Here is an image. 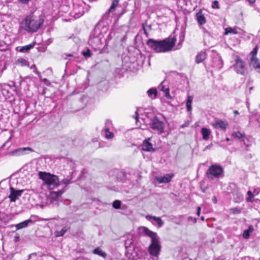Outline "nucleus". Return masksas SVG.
<instances>
[{"label": "nucleus", "instance_id": "9b49d317", "mask_svg": "<svg viewBox=\"0 0 260 260\" xmlns=\"http://www.w3.org/2000/svg\"><path fill=\"white\" fill-rule=\"evenodd\" d=\"M11 193L9 196L11 202H15L17 199L21 196L23 190H15L13 187H11Z\"/></svg>", "mask_w": 260, "mask_h": 260}, {"label": "nucleus", "instance_id": "9d476101", "mask_svg": "<svg viewBox=\"0 0 260 260\" xmlns=\"http://www.w3.org/2000/svg\"><path fill=\"white\" fill-rule=\"evenodd\" d=\"M111 125V121L109 120H106L104 131L105 132V138L108 139H112L114 137L113 133L109 131L110 127Z\"/></svg>", "mask_w": 260, "mask_h": 260}, {"label": "nucleus", "instance_id": "2f4dec72", "mask_svg": "<svg viewBox=\"0 0 260 260\" xmlns=\"http://www.w3.org/2000/svg\"><path fill=\"white\" fill-rule=\"evenodd\" d=\"M142 27L144 34L147 37H148L149 36V33L148 31L151 29V26L150 25H145V24H143Z\"/></svg>", "mask_w": 260, "mask_h": 260}, {"label": "nucleus", "instance_id": "37998d69", "mask_svg": "<svg viewBox=\"0 0 260 260\" xmlns=\"http://www.w3.org/2000/svg\"><path fill=\"white\" fill-rule=\"evenodd\" d=\"M212 8L213 9L216 8L219 9V5H218V2L217 1H214L212 5Z\"/></svg>", "mask_w": 260, "mask_h": 260}, {"label": "nucleus", "instance_id": "a211bd4d", "mask_svg": "<svg viewBox=\"0 0 260 260\" xmlns=\"http://www.w3.org/2000/svg\"><path fill=\"white\" fill-rule=\"evenodd\" d=\"M64 192V190L63 189L57 191H51L49 197L52 201H57Z\"/></svg>", "mask_w": 260, "mask_h": 260}, {"label": "nucleus", "instance_id": "6ab92c4d", "mask_svg": "<svg viewBox=\"0 0 260 260\" xmlns=\"http://www.w3.org/2000/svg\"><path fill=\"white\" fill-rule=\"evenodd\" d=\"M207 57V53L205 51H201L197 55L196 57V62L200 63L203 62Z\"/></svg>", "mask_w": 260, "mask_h": 260}, {"label": "nucleus", "instance_id": "4d7b16f0", "mask_svg": "<svg viewBox=\"0 0 260 260\" xmlns=\"http://www.w3.org/2000/svg\"><path fill=\"white\" fill-rule=\"evenodd\" d=\"M250 4H253L255 3V0H247Z\"/></svg>", "mask_w": 260, "mask_h": 260}, {"label": "nucleus", "instance_id": "473e14b6", "mask_svg": "<svg viewBox=\"0 0 260 260\" xmlns=\"http://www.w3.org/2000/svg\"><path fill=\"white\" fill-rule=\"evenodd\" d=\"M72 177L71 175L68 176L66 178L63 179L61 180V183L64 184L66 186L71 183V180Z\"/></svg>", "mask_w": 260, "mask_h": 260}, {"label": "nucleus", "instance_id": "cd10ccee", "mask_svg": "<svg viewBox=\"0 0 260 260\" xmlns=\"http://www.w3.org/2000/svg\"><path fill=\"white\" fill-rule=\"evenodd\" d=\"M69 228L67 226L63 227L60 231L55 232V235L56 237L63 236L64 234L68 231Z\"/></svg>", "mask_w": 260, "mask_h": 260}, {"label": "nucleus", "instance_id": "c85d7f7f", "mask_svg": "<svg viewBox=\"0 0 260 260\" xmlns=\"http://www.w3.org/2000/svg\"><path fill=\"white\" fill-rule=\"evenodd\" d=\"M148 96L151 98H155L157 95V92L155 88H151L147 91Z\"/></svg>", "mask_w": 260, "mask_h": 260}, {"label": "nucleus", "instance_id": "5701e85b", "mask_svg": "<svg viewBox=\"0 0 260 260\" xmlns=\"http://www.w3.org/2000/svg\"><path fill=\"white\" fill-rule=\"evenodd\" d=\"M201 133L204 140H208L209 139V136L211 134V131L209 129L206 127H203L201 129Z\"/></svg>", "mask_w": 260, "mask_h": 260}, {"label": "nucleus", "instance_id": "ea45409f", "mask_svg": "<svg viewBox=\"0 0 260 260\" xmlns=\"http://www.w3.org/2000/svg\"><path fill=\"white\" fill-rule=\"evenodd\" d=\"M234 195L235 196V194H234ZM236 195L237 196V198H236L237 202H240L243 200V195L241 193L237 192V193Z\"/></svg>", "mask_w": 260, "mask_h": 260}, {"label": "nucleus", "instance_id": "69168bd1", "mask_svg": "<svg viewBox=\"0 0 260 260\" xmlns=\"http://www.w3.org/2000/svg\"><path fill=\"white\" fill-rule=\"evenodd\" d=\"M202 191H203V192H205V188H204V189H202Z\"/></svg>", "mask_w": 260, "mask_h": 260}, {"label": "nucleus", "instance_id": "4c0bfd02", "mask_svg": "<svg viewBox=\"0 0 260 260\" xmlns=\"http://www.w3.org/2000/svg\"><path fill=\"white\" fill-rule=\"evenodd\" d=\"M258 48V46L257 45L255 46V47L252 50V51L250 52V55H251V58L255 57V56L257 54Z\"/></svg>", "mask_w": 260, "mask_h": 260}, {"label": "nucleus", "instance_id": "dca6fc26", "mask_svg": "<svg viewBox=\"0 0 260 260\" xmlns=\"http://www.w3.org/2000/svg\"><path fill=\"white\" fill-rule=\"evenodd\" d=\"M250 66L256 70L258 72L260 73V60L256 57L250 58Z\"/></svg>", "mask_w": 260, "mask_h": 260}, {"label": "nucleus", "instance_id": "7c9ffc66", "mask_svg": "<svg viewBox=\"0 0 260 260\" xmlns=\"http://www.w3.org/2000/svg\"><path fill=\"white\" fill-rule=\"evenodd\" d=\"M34 46V44H30L28 45H26L22 47L20 49V52H26L32 48Z\"/></svg>", "mask_w": 260, "mask_h": 260}, {"label": "nucleus", "instance_id": "39448f33", "mask_svg": "<svg viewBox=\"0 0 260 260\" xmlns=\"http://www.w3.org/2000/svg\"><path fill=\"white\" fill-rule=\"evenodd\" d=\"M223 174V168L218 165H212L208 169L207 175L208 178L212 179L213 177L218 178L222 177Z\"/></svg>", "mask_w": 260, "mask_h": 260}, {"label": "nucleus", "instance_id": "c9c22d12", "mask_svg": "<svg viewBox=\"0 0 260 260\" xmlns=\"http://www.w3.org/2000/svg\"><path fill=\"white\" fill-rule=\"evenodd\" d=\"M232 136L235 139H240L243 136V135L241 133L239 132H237L232 133Z\"/></svg>", "mask_w": 260, "mask_h": 260}, {"label": "nucleus", "instance_id": "bf43d9fd", "mask_svg": "<svg viewBox=\"0 0 260 260\" xmlns=\"http://www.w3.org/2000/svg\"><path fill=\"white\" fill-rule=\"evenodd\" d=\"M136 116L135 117V118L136 119V120L137 121L138 120V114L137 113V111L136 112Z\"/></svg>", "mask_w": 260, "mask_h": 260}, {"label": "nucleus", "instance_id": "ddd939ff", "mask_svg": "<svg viewBox=\"0 0 260 260\" xmlns=\"http://www.w3.org/2000/svg\"><path fill=\"white\" fill-rule=\"evenodd\" d=\"M158 89L164 92V95L168 99H171V96L169 92V86L166 84V82L162 81L158 86Z\"/></svg>", "mask_w": 260, "mask_h": 260}, {"label": "nucleus", "instance_id": "7ed1b4c3", "mask_svg": "<svg viewBox=\"0 0 260 260\" xmlns=\"http://www.w3.org/2000/svg\"><path fill=\"white\" fill-rule=\"evenodd\" d=\"M38 176L39 178L44 181V183L50 189L58 186L59 184L58 178L56 175L40 171Z\"/></svg>", "mask_w": 260, "mask_h": 260}, {"label": "nucleus", "instance_id": "680f3d73", "mask_svg": "<svg viewBox=\"0 0 260 260\" xmlns=\"http://www.w3.org/2000/svg\"><path fill=\"white\" fill-rule=\"evenodd\" d=\"M229 141H230V139L229 138H226V141L228 142Z\"/></svg>", "mask_w": 260, "mask_h": 260}, {"label": "nucleus", "instance_id": "09e8293b", "mask_svg": "<svg viewBox=\"0 0 260 260\" xmlns=\"http://www.w3.org/2000/svg\"><path fill=\"white\" fill-rule=\"evenodd\" d=\"M43 82H44V83H45L46 85H47V86H48V85H49L50 84V82H49V81H48L46 78H44V79H43Z\"/></svg>", "mask_w": 260, "mask_h": 260}, {"label": "nucleus", "instance_id": "f704fd0d", "mask_svg": "<svg viewBox=\"0 0 260 260\" xmlns=\"http://www.w3.org/2000/svg\"><path fill=\"white\" fill-rule=\"evenodd\" d=\"M237 34L238 31L236 28H232L231 27H228L225 29V34L227 35L228 34Z\"/></svg>", "mask_w": 260, "mask_h": 260}, {"label": "nucleus", "instance_id": "e2e57ef3", "mask_svg": "<svg viewBox=\"0 0 260 260\" xmlns=\"http://www.w3.org/2000/svg\"><path fill=\"white\" fill-rule=\"evenodd\" d=\"M204 219H204V217L203 216L201 217V220H203H203H204Z\"/></svg>", "mask_w": 260, "mask_h": 260}, {"label": "nucleus", "instance_id": "5fc2aeb1", "mask_svg": "<svg viewBox=\"0 0 260 260\" xmlns=\"http://www.w3.org/2000/svg\"><path fill=\"white\" fill-rule=\"evenodd\" d=\"M201 29L204 33L207 32V30L204 27H201Z\"/></svg>", "mask_w": 260, "mask_h": 260}, {"label": "nucleus", "instance_id": "0eeeda50", "mask_svg": "<svg viewBox=\"0 0 260 260\" xmlns=\"http://www.w3.org/2000/svg\"><path fill=\"white\" fill-rule=\"evenodd\" d=\"M233 67L237 74L242 75H244L245 71V64L242 59L239 56H236Z\"/></svg>", "mask_w": 260, "mask_h": 260}, {"label": "nucleus", "instance_id": "393cba45", "mask_svg": "<svg viewBox=\"0 0 260 260\" xmlns=\"http://www.w3.org/2000/svg\"><path fill=\"white\" fill-rule=\"evenodd\" d=\"M93 253L97 254L104 258H105L107 256L106 253L103 251L100 247H96L94 249L93 251Z\"/></svg>", "mask_w": 260, "mask_h": 260}, {"label": "nucleus", "instance_id": "49530a36", "mask_svg": "<svg viewBox=\"0 0 260 260\" xmlns=\"http://www.w3.org/2000/svg\"><path fill=\"white\" fill-rule=\"evenodd\" d=\"M18 2L22 4H27L30 0H17Z\"/></svg>", "mask_w": 260, "mask_h": 260}, {"label": "nucleus", "instance_id": "423d86ee", "mask_svg": "<svg viewBox=\"0 0 260 260\" xmlns=\"http://www.w3.org/2000/svg\"><path fill=\"white\" fill-rule=\"evenodd\" d=\"M161 250L159 238L151 240V244L148 247L150 254L154 257H158Z\"/></svg>", "mask_w": 260, "mask_h": 260}, {"label": "nucleus", "instance_id": "052dcab7", "mask_svg": "<svg viewBox=\"0 0 260 260\" xmlns=\"http://www.w3.org/2000/svg\"><path fill=\"white\" fill-rule=\"evenodd\" d=\"M3 46V42L0 41V47Z\"/></svg>", "mask_w": 260, "mask_h": 260}, {"label": "nucleus", "instance_id": "774afa93", "mask_svg": "<svg viewBox=\"0 0 260 260\" xmlns=\"http://www.w3.org/2000/svg\"><path fill=\"white\" fill-rule=\"evenodd\" d=\"M72 55L71 54L68 55V56H72Z\"/></svg>", "mask_w": 260, "mask_h": 260}, {"label": "nucleus", "instance_id": "58836bf2", "mask_svg": "<svg viewBox=\"0 0 260 260\" xmlns=\"http://www.w3.org/2000/svg\"><path fill=\"white\" fill-rule=\"evenodd\" d=\"M82 54L85 57H89L91 55V53L89 49L82 52Z\"/></svg>", "mask_w": 260, "mask_h": 260}, {"label": "nucleus", "instance_id": "c03bdc74", "mask_svg": "<svg viewBox=\"0 0 260 260\" xmlns=\"http://www.w3.org/2000/svg\"><path fill=\"white\" fill-rule=\"evenodd\" d=\"M5 215H6L4 213L0 212V220L1 221L5 220V219H6Z\"/></svg>", "mask_w": 260, "mask_h": 260}, {"label": "nucleus", "instance_id": "a18cd8bd", "mask_svg": "<svg viewBox=\"0 0 260 260\" xmlns=\"http://www.w3.org/2000/svg\"><path fill=\"white\" fill-rule=\"evenodd\" d=\"M189 121H186L184 122V123H183V124H182L181 126H180V128H184L185 127H187L189 125Z\"/></svg>", "mask_w": 260, "mask_h": 260}, {"label": "nucleus", "instance_id": "b1692460", "mask_svg": "<svg viewBox=\"0 0 260 260\" xmlns=\"http://www.w3.org/2000/svg\"><path fill=\"white\" fill-rule=\"evenodd\" d=\"M253 227L252 225H250L248 226V229L245 230L243 234V237L244 239H248L249 238L250 234L253 231Z\"/></svg>", "mask_w": 260, "mask_h": 260}, {"label": "nucleus", "instance_id": "13d9d810", "mask_svg": "<svg viewBox=\"0 0 260 260\" xmlns=\"http://www.w3.org/2000/svg\"><path fill=\"white\" fill-rule=\"evenodd\" d=\"M239 113V112L237 110H235L234 111V114L235 116H236V115H238Z\"/></svg>", "mask_w": 260, "mask_h": 260}, {"label": "nucleus", "instance_id": "f03ea898", "mask_svg": "<svg viewBox=\"0 0 260 260\" xmlns=\"http://www.w3.org/2000/svg\"><path fill=\"white\" fill-rule=\"evenodd\" d=\"M44 23V16L30 14L20 24L21 28L28 32H36Z\"/></svg>", "mask_w": 260, "mask_h": 260}, {"label": "nucleus", "instance_id": "72a5a7b5", "mask_svg": "<svg viewBox=\"0 0 260 260\" xmlns=\"http://www.w3.org/2000/svg\"><path fill=\"white\" fill-rule=\"evenodd\" d=\"M31 150L29 147L22 148L14 150L12 152V154H23L25 150Z\"/></svg>", "mask_w": 260, "mask_h": 260}, {"label": "nucleus", "instance_id": "864d4df0", "mask_svg": "<svg viewBox=\"0 0 260 260\" xmlns=\"http://www.w3.org/2000/svg\"><path fill=\"white\" fill-rule=\"evenodd\" d=\"M36 253H31L29 255V258H28V260H30V257H32V256H36Z\"/></svg>", "mask_w": 260, "mask_h": 260}, {"label": "nucleus", "instance_id": "f8f14e48", "mask_svg": "<svg viewBox=\"0 0 260 260\" xmlns=\"http://www.w3.org/2000/svg\"><path fill=\"white\" fill-rule=\"evenodd\" d=\"M151 138L145 140L142 145V150L147 152H153L155 149L153 148L152 144L150 143Z\"/></svg>", "mask_w": 260, "mask_h": 260}, {"label": "nucleus", "instance_id": "4be33fe9", "mask_svg": "<svg viewBox=\"0 0 260 260\" xmlns=\"http://www.w3.org/2000/svg\"><path fill=\"white\" fill-rule=\"evenodd\" d=\"M146 218L148 220H150L151 219H152L154 220H155L157 222V224L158 225V227H161L164 224V222L161 219V218L160 217H156V216H151V215H147Z\"/></svg>", "mask_w": 260, "mask_h": 260}, {"label": "nucleus", "instance_id": "1a4fd4ad", "mask_svg": "<svg viewBox=\"0 0 260 260\" xmlns=\"http://www.w3.org/2000/svg\"><path fill=\"white\" fill-rule=\"evenodd\" d=\"M212 125L214 128L220 129L225 131L229 125V123L226 120L218 119L213 122Z\"/></svg>", "mask_w": 260, "mask_h": 260}, {"label": "nucleus", "instance_id": "a878e982", "mask_svg": "<svg viewBox=\"0 0 260 260\" xmlns=\"http://www.w3.org/2000/svg\"><path fill=\"white\" fill-rule=\"evenodd\" d=\"M133 236L128 235L124 241V245L126 248L130 247L133 243Z\"/></svg>", "mask_w": 260, "mask_h": 260}, {"label": "nucleus", "instance_id": "20e7f679", "mask_svg": "<svg viewBox=\"0 0 260 260\" xmlns=\"http://www.w3.org/2000/svg\"><path fill=\"white\" fill-rule=\"evenodd\" d=\"M149 125L154 133L160 135L164 132L165 124L157 116H154L150 119Z\"/></svg>", "mask_w": 260, "mask_h": 260}, {"label": "nucleus", "instance_id": "0e129e2a", "mask_svg": "<svg viewBox=\"0 0 260 260\" xmlns=\"http://www.w3.org/2000/svg\"><path fill=\"white\" fill-rule=\"evenodd\" d=\"M210 146H211L210 145L208 146L207 147H206V149L210 148Z\"/></svg>", "mask_w": 260, "mask_h": 260}, {"label": "nucleus", "instance_id": "aec40b11", "mask_svg": "<svg viewBox=\"0 0 260 260\" xmlns=\"http://www.w3.org/2000/svg\"><path fill=\"white\" fill-rule=\"evenodd\" d=\"M119 0H113L112 4L109 9L107 10L105 15H108L110 13H112L115 11L116 8L117 7L119 4Z\"/></svg>", "mask_w": 260, "mask_h": 260}, {"label": "nucleus", "instance_id": "f257e3e1", "mask_svg": "<svg viewBox=\"0 0 260 260\" xmlns=\"http://www.w3.org/2000/svg\"><path fill=\"white\" fill-rule=\"evenodd\" d=\"M176 42L175 37H169L163 40L149 39L147 45L155 52H166L172 50Z\"/></svg>", "mask_w": 260, "mask_h": 260}, {"label": "nucleus", "instance_id": "4468645a", "mask_svg": "<svg viewBox=\"0 0 260 260\" xmlns=\"http://www.w3.org/2000/svg\"><path fill=\"white\" fill-rule=\"evenodd\" d=\"M173 176V174L171 175V174H168L164 176L156 177L155 180L157 182H158L159 183H166L169 182L171 181Z\"/></svg>", "mask_w": 260, "mask_h": 260}, {"label": "nucleus", "instance_id": "338daca9", "mask_svg": "<svg viewBox=\"0 0 260 260\" xmlns=\"http://www.w3.org/2000/svg\"><path fill=\"white\" fill-rule=\"evenodd\" d=\"M90 2H94L96 1L97 0H89Z\"/></svg>", "mask_w": 260, "mask_h": 260}, {"label": "nucleus", "instance_id": "79ce46f5", "mask_svg": "<svg viewBox=\"0 0 260 260\" xmlns=\"http://www.w3.org/2000/svg\"><path fill=\"white\" fill-rule=\"evenodd\" d=\"M247 194L248 196V197L247 198L246 200L247 202H251V198H253V195L251 191L249 190L247 192Z\"/></svg>", "mask_w": 260, "mask_h": 260}, {"label": "nucleus", "instance_id": "c756f323", "mask_svg": "<svg viewBox=\"0 0 260 260\" xmlns=\"http://www.w3.org/2000/svg\"><path fill=\"white\" fill-rule=\"evenodd\" d=\"M17 63L20 64L22 67L29 66V62L27 60L24 58H20L18 59L17 61Z\"/></svg>", "mask_w": 260, "mask_h": 260}, {"label": "nucleus", "instance_id": "de8ad7c7", "mask_svg": "<svg viewBox=\"0 0 260 260\" xmlns=\"http://www.w3.org/2000/svg\"><path fill=\"white\" fill-rule=\"evenodd\" d=\"M188 220H192L194 223L197 222L196 218H193V217H192L191 216H189L188 217Z\"/></svg>", "mask_w": 260, "mask_h": 260}, {"label": "nucleus", "instance_id": "6e6d98bb", "mask_svg": "<svg viewBox=\"0 0 260 260\" xmlns=\"http://www.w3.org/2000/svg\"><path fill=\"white\" fill-rule=\"evenodd\" d=\"M212 201L214 203L216 204L217 203V199L215 196L213 197L212 198Z\"/></svg>", "mask_w": 260, "mask_h": 260}, {"label": "nucleus", "instance_id": "2eb2a0df", "mask_svg": "<svg viewBox=\"0 0 260 260\" xmlns=\"http://www.w3.org/2000/svg\"><path fill=\"white\" fill-rule=\"evenodd\" d=\"M196 19L199 25H203L206 22V20L204 14H203L202 10L196 13Z\"/></svg>", "mask_w": 260, "mask_h": 260}, {"label": "nucleus", "instance_id": "603ef678", "mask_svg": "<svg viewBox=\"0 0 260 260\" xmlns=\"http://www.w3.org/2000/svg\"><path fill=\"white\" fill-rule=\"evenodd\" d=\"M200 212H201V208L200 207H198L197 208V215L198 216H200Z\"/></svg>", "mask_w": 260, "mask_h": 260}, {"label": "nucleus", "instance_id": "e433bc0d", "mask_svg": "<svg viewBox=\"0 0 260 260\" xmlns=\"http://www.w3.org/2000/svg\"><path fill=\"white\" fill-rule=\"evenodd\" d=\"M112 206L116 209H119L121 206V202L119 200H115L113 202Z\"/></svg>", "mask_w": 260, "mask_h": 260}, {"label": "nucleus", "instance_id": "a19ab883", "mask_svg": "<svg viewBox=\"0 0 260 260\" xmlns=\"http://www.w3.org/2000/svg\"><path fill=\"white\" fill-rule=\"evenodd\" d=\"M30 69L33 70V72L35 73L36 74L38 75V76L41 78V74L37 70V68L35 64H33L30 67Z\"/></svg>", "mask_w": 260, "mask_h": 260}, {"label": "nucleus", "instance_id": "3c124183", "mask_svg": "<svg viewBox=\"0 0 260 260\" xmlns=\"http://www.w3.org/2000/svg\"><path fill=\"white\" fill-rule=\"evenodd\" d=\"M233 212L234 213L239 214L240 213V210L238 209L237 208H234L233 209Z\"/></svg>", "mask_w": 260, "mask_h": 260}, {"label": "nucleus", "instance_id": "f3484780", "mask_svg": "<svg viewBox=\"0 0 260 260\" xmlns=\"http://www.w3.org/2000/svg\"><path fill=\"white\" fill-rule=\"evenodd\" d=\"M142 229L143 233L151 238V240H153V239L155 240L159 238L156 233L149 230L148 228L146 227H143Z\"/></svg>", "mask_w": 260, "mask_h": 260}, {"label": "nucleus", "instance_id": "6e6552de", "mask_svg": "<svg viewBox=\"0 0 260 260\" xmlns=\"http://www.w3.org/2000/svg\"><path fill=\"white\" fill-rule=\"evenodd\" d=\"M88 43L94 49H100L102 47L101 38L99 36L94 35L93 32L90 36Z\"/></svg>", "mask_w": 260, "mask_h": 260}, {"label": "nucleus", "instance_id": "412c9836", "mask_svg": "<svg viewBox=\"0 0 260 260\" xmlns=\"http://www.w3.org/2000/svg\"><path fill=\"white\" fill-rule=\"evenodd\" d=\"M33 222L32 220L30 219L23 221L16 225L17 230H20L24 228L27 227L29 224H32Z\"/></svg>", "mask_w": 260, "mask_h": 260}, {"label": "nucleus", "instance_id": "8fccbe9b", "mask_svg": "<svg viewBox=\"0 0 260 260\" xmlns=\"http://www.w3.org/2000/svg\"><path fill=\"white\" fill-rule=\"evenodd\" d=\"M122 175V178H121L120 180L122 181H124L125 180V173H123V172H120L119 173V175Z\"/></svg>", "mask_w": 260, "mask_h": 260}, {"label": "nucleus", "instance_id": "bb28decb", "mask_svg": "<svg viewBox=\"0 0 260 260\" xmlns=\"http://www.w3.org/2000/svg\"><path fill=\"white\" fill-rule=\"evenodd\" d=\"M193 100V98L191 96L188 95L187 96V101L186 102V110L187 111H190L191 110V103Z\"/></svg>", "mask_w": 260, "mask_h": 260}]
</instances>
